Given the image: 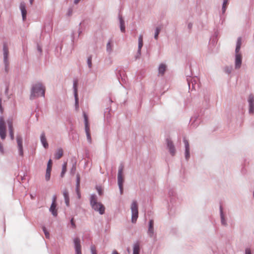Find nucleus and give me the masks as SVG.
I'll return each instance as SVG.
<instances>
[{
    "mask_svg": "<svg viewBox=\"0 0 254 254\" xmlns=\"http://www.w3.org/2000/svg\"><path fill=\"white\" fill-rule=\"evenodd\" d=\"M34 0H30V3L32 4Z\"/></svg>",
    "mask_w": 254,
    "mask_h": 254,
    "instance_id": "nucleus-49",
    "label": "nucleus"
},
{
    "mask_svg": "<svg viewBox=\"0 0 254 254\" xmlns=\"http://www.w3.org/2000/svg\"><path fill=\"white\" fill-rule=\"evenodd\" d=\"M249 104H251V103L254 104V98L253 96L251 95L249 96Z\"/></svg>",
    "mask_w": 254,
    "mask_h": 254,
    "instance_id": "nucleus-34",
    "label": "nucleus"
},
{
    "mask_svg": "<svg viewBox=\"0 0 254 254\" xmlns=\"http://www.w3.org/2000/svg\"><path fill=\"white\" fill-rule=\"evenodd\" d=\"M52 161L51 159H50L48 161V164H47V167H50V168L52 169Z\"/></svg>",
    "mask_w": 254,
    "mask_h": 254,
    "instance_id": "nucleus-37",
    "label": "nucleus"
},
{
    "mask_svg": "<svg viewBox=\"0 0 254 254\" xmlns=\"http://www.w3.org/2000/svg\"><path fill=\"white\" fill-rule=\"evenodd\" d=\"M131 209L132 213L131 221L132 223H135L138 215V206L136 201H134L132 202L131 205Z\"/></svg>",
    "mask_w": 254,
    "mask_h": 254,
    "instance_id": "nucleus-4",
    "label": "nucleus"
},
{
    "mask_svg": "<svg viewBox=\"0 0 254 254\" xmlns=\"http://www.w3.org/2000/svg\"><path fill=\"white\" fill-rule=\"evenodd\" d=\"M112 254H119L116 250L113 251Z\"/></svg>",
    "mask_w": 254,
    "mask_h": 254,
    "instance_id": "nucleus-45",
    "label": "nucleus"
},
{
    "mask_svg": "<svg viewBox=\"0 0 254 254\" xmlns=\"http://www.w3.org/2000/svg\"><path fill=\"white\" fill-rule=\"evenodd\" d=\"M63 155V150L62 149H59L55 154V158L56 159H60Z\"/></svg>",
    "mask_w": 254,
    "mask_h": 254,
    "instance_id": "nucleus-20",
    "label": "nucleus"
},
{
    "mask_svg": "<svg viewBox=\"0 0 254 254\" xmlns=\"http://www.w3.org/2000/svg\"><path fill=\"white\" fill-rule=\"evenodd\" d=\"M221 218H222V224L225 225L224 220V219H223V217L222 216H221Z\"/></svg>",
    "mask_w": 254,
    "mask_h": 254,
    "instance_id": "nucleus-48",
    "label": "nucleus"
},
{
    "mask_svg": "<svg viewBox=\"0 0 254 254\" xmlns=\"http://www.w3.org/2000/svg\"><path fill=\"white\" fill-rule=\"evenodd\" d=\"M161 28L160 27H158L156 29V32H155V33L154 38L156 40L158 39V36L159 32H160V31L161 30Z\"/></svg>",
    "mask_w": 254,
    "mask_h": 254,
    "instance_id": "nucleus-26",
    "label": "nucleus"
},
{
    "mask_svg": "<svg viewBox=\"0 0 254 254\" xmlns=\"http://www.w3.org/2000/svg\"><path fill=\"white\" fill-rule=\"evenodd\" d=\"M41 141L45 148H48V143L47 142L46 138L44 133H43L41 135Z\"/></svg>",
    "mask_w": 254,
    "mask_h": 254,
    "instance_id": "nucleus-17",
    "label": "nucleus"
},
{
    "mask_svg": "<svg viewBox=\"0 0 254 254\" xmlns=\"http://www.w3.org/2000/svg\"><path fill=\"white\" fill-rule=\"evenodd\" d=\"M97 189L99 194L100 195H102V190H101V189L100 188H97Z\"/></svg>",
    "mask_w": 254,
    "mask_h": 254,
    "instance_id": "nucleus-41",
    "label": "nucleus"
},
{
    "mask_svg": "<svg viewBox=\"0 0 254 254\" xmlns=\"http://www.w3.org/2000/svg\"><path fill=\"white\" fill-rule=\"evenodd\" d=\"M184 143L185 145L186 148V157L188 159L190 157V153H189V143L188 140L184 139Z\"/></svg>",
    "mask_w": 254,
    "mask_h": 254,
    "instance_id": "nucleus-14",
    "label": "nucleus"
},
{
    "mask_svg": "<svg viewBox=\"0 0 254 254\" xmlns=\"http://www.w3.org/2000/svg\"><path fill=\"white\" fill-rule=\"evenodd\" d=\"M246 254H251V251L249 249H247L246 250Z\"/></svg>",
    "mask_w": 254,
    "mask_h": 254,
    "instance_id": "nucleus-43",
    "label": "nucleus"
},
{
    "mask_svg": "<svg viewBox=\"0 0 254 254\" xmlns=\"http://www.w3.org/2000/svg\"><path fill=\"white\" fill-rule=\"evenodd\" d=\"M154 222L153 220H150L149 221V228H153Z\"/></svg>",
    "mask_w": 254,
    "mask_h": 254,
    "instance_id": "nucleus-39",
    "label": "nucleus"
},
{
    "mask_svg": "<svg viewBox=\"0 0 254 254\" xmlns=\"http://www.w3.org/2000/svg\"><path fill=\"white\" fill-rule=\"evenodd\" d=\"M87 64L89 67L91 68L92 66V57L91 56L88 58Z\"/></svg>",
    "mask_w": 254,
    "mask_h": 254,
    "instance_id": "nucleus-31",
    "label": "nucleus"
},
{
    "mask_svg": "<svg viewBox=\"0 0 254 254\" xmlns=\"http://www.w3.org/2000/svg\"><path fill=\"white\" fill-rule=\"evenodd\" d=\"M242 63V56L239 53H236L235 66L236 68H239Z\"/></svg>",
    "mask_w": 254,
    "mask_h": 254,
    "instance_id": "nucleus-10",
    "label": "nucleus"
},
{
    "mask_svg": "<svg viewBox=\"0 0 254 254\" xmlns=\"http://www.w3.org/2000/svg\"><path fill=\"white\" fill-rule=\"evenodd\" d=\"M18 148L19 152V154L21 156L23 155V146H22V139L20 136H17L16 137Z\"/></svg>",
    "mask_w": 254,
    "mask_h": 254,
    "instance_id": "nucleus-8",
    "label": "nucleus"
},
{
    "mask_svg": "<svg viewBox=\"0 0 254 254\" xmlns=\"http://www.w3.org/2000/svg\"><path fill=\"white\" fill-rule=\"evenodd\" d=\"M20 8L21 11L23 19L24 20L26 18L27 14L25 3H21L20 5Z\"/></svg>",
    "mask_w": 254,
    "mask_h": 254,
    "instance_id": "nucleus-12",
    "label": "nucleus"
},
{
    "mask_svg": "<svg viewBox=\"0 0 254 254\" xmlns=\"http://www.w3.org/2000/svg\"><path fill=\"white\" fill-rule=\"evenodd\" d=\"M67 162H64L63 165L62 171L65 173L66 172Z\"/></svg>",
    "mask_w": 254,
    "mask_h": 254,
    "instance_id": "nucleus-33",
    "label": "nucleus"
},
{
    "mask_svg": "<svg viewBox=\"0 0 254 254\" xmlns=\"http://www.w3.org/2000/svg\"><path fill=\"white\" fill-rule=\"evenodd\" d=\"M0 136L2 139H4L6 137V127L4 119L0 118Z\"/></svg>",
    "mask_w": 254,
    "mask_h": 254,
    "instance_id": "nucleus-6",
    "label": "nucleus"
},
{
    "mask_svg": "<svg viewBox=\"0 0 254 254\" xmlns=\"http://www.w3.org/2000/svg\"><path fill=\"white\" fill-rule=\"evenodd\" d=\"M228 0H224L223 6H222V10H223V12H224L226 10V8L227 5L228 4Z\"/></svg>",
    "mask_w": 254,
    "mask_h": 254,
    "instance_id": "nucleus-27",
    "label": "nucleus"
},
{
    "mask_svg": "<svg viewBox=\"0 0 254 254\" xmlns=\"http://www.w3.org/2000/svg\"><path fill=\"white\" fill-rule=\"evenodd\" d=\"M77 81L74 80L73 83V87L74 90V96L75 99V104L76 105H78V97H77Z\"/></svg>",
    "mask_w": 254,
    "mask_h": 254,
    "instance_id": "nucleus-16",
    "label": "nucleus"
},
{
    "mask_svg": "<svg viewBox=\"0 0 254 254\" xmlns=\"http://www.w3.org/2000/svg\"><path fill=\"white\" fill-rule=\"evenodd\" d=\"M90 204L93 209L99 211L101 214H103L105 212V207L100 202L97 201V198L94 194L90 196Z\"/></svg>",
    "mask_w": 254,
    "mask_h": 254,
    "instance_id": "nucleus-2",
    "label": "nucleus"
},
{
    "mask_svg": "<svg viewBox=\"0 0 254 254\" xmlns=\"http://www.w3.org/2000/svg\"><path fill=\"white\" fill-rule=\"evenodd\" d=\"M143 46V36L140 35L138 38V52H140L141 48Z\"/></svg>",
    "mask_w": 254,
    "mask_h": 254,
    "instance_id": "nucleus-22",
    "label": "nucleus"
},
{
    "mask_svg": "<svg viewBox=\"0 0 254 254\" xmlns=\"http://www.w3.org/2000/svg\"><path fill=\"white\" fill-rule=\"evenodd\" d=\"M220 209H221V211L222 212V207H221V206L220 207Z\"/></svg>",
    "mask_w": 254,
    "mask_h": 254,
    "instance_id": "nucleus-50",
    "label": "nucleus"
},
{
    "mask_svg": "<svg viewBox=\"0 0 254 254\" xmlns=\"http://www.w3.org/2000/svg\"><path fill=\"white\" fill-rule=\"evenodd\" d=\"M148 233L150 237H152L153 236V233H154V230L153 228H149Z\"/></svg>",
    "mask_w": 254,
    "mask_h": 254,
    "instance_id": "nucleus-30",
    "label": "nucleus"
},
{
    "mask_svg": "<svg viewBox=\"0 0 254 254\" xmlns=\"http://www.w3.org/2000/svg\"><path fill=\"white\" fill-rule=\"evenodd\" d=\"M166 141L167 143V146L169 149L170 153L172 155H174L175 153V149L173 144V142L169 139H167Z\"/></svg>",
    "mask_w": 254,
    "mask_h": 254,
    "instance_id": "nucleus-11",
    "label": "nucleus"
},
{
    "mask_svg": "<svg viewBox=\"0 0 254 254\" xmlns=\"http://www.w3.org/2000/svg\"><path fill=\"white\" fill-rule=\"evenodd\" d=\"M3 51H4V58L6 59V57H7V54H8V49L6 47V46H4V47H3Z\"/></svg>",
    "mask_w": 254,
    "mask_h": 254,
    "instance_id": "nucleus-32",
    "label": "nucleus"
},
{
    "mask_svg": "<svg viewBox=\"0 0 254 254\" xmlns=\"http://www.w3.org/2000/svg\"><path fill=\"white\" fill-rule=\"evenodd\" d=\"M133 254H139L140 252V244L137 242L134 244Z\"/></svg>",
    "mask_w": 254,
    "mask_h": 254,
    "instance_id": "nucleus-15",
    "label": "nucleus"
},
{
    "mask_svg": "<svg viewBox=\"0 0 254 254\" xmlns=\"http://www.w3.org/2000/svg\"><path fill=\"white\" fill-rule=\"evenodd\" d=\"M241 45H242L241 38L240 37H239L238 39L237 42L236 53H239Z\"/></svg>",
    "mask_w": 254,
    "mask_h": 254,
    "instance_id": "nucleus-23",
    "label": "nucleus"
},
{
    "mask_svg": "<svg viewBox=\"0 0 254 254\" xmlns=\"http://www.w3.org/2000/svg\"><path fill=\"white\" fill-rule=\"evenodd\" d=\"M76 171V167L75 166H73L72 169H71V172L74 174L75 172Z\"/></svg>",
    "mask_w": 254,
    "mask_h": 254,
    "instance_id": "nucleus-40",
    "label": "nucleus"
},
{
    "mask_svg": "<svg viewBox=\"0 0 254 254\" xmlns=\"http://www.w3.org/2000/svg\"><path fill=\"white\" fill-rule=\"evenodd\" d=\"M43 231L44 232L45 236L46 238H49L50 236L49 233L47 231L45 227L43 228Z\"/></svg>",
    "mask_w": 254,
    "mask_h": 254,
    "instance_id": "nucleus-35",
    "label": "nucleus"
},
{
    "mask_svg": "<svg viewBox=\"0 0 254 254\" xmlns=\"http://www.w3.org/2000/svg\"><path fill=\"white\" fill-rule=\"evenodd\" d=\"M51 171V168H50V167H47L45 178L47 181H49L50 179Z\"/></svg>",
    "mask_w": 254,
    "mask_h": 254,
    "instance_id": "nucleus-21",
    "label": "nucleus"
},
{
    "mask_svg": "<svg viewBox=\"0 0 254 254\" xmlns=\"http://www.w3.org/2000/svg\"><path fill=\"white\" fill-rule=\"evenodd\" d=\"M4 153L3 148L2 144L0 142V154H3Z\"/></svg>",
    "mask_w": 254,
    "mask_h": 254,
    "instance_id": "nucleus-36",
    "label": "nucleus"
},
{
    "mask_svg": "<svg viewBox=\"0 0 254 254\" xmlns=\"http://www.w3.org/2000/svg\"><path fill=\"white\" fill-rule=\"evenodd\" d=\"M80 1V0H74V3L75 4H77Z\"/></svg>",
    "mask_w": 254,
    "mask_h": 254,
    "instance_id": "nucleus-46",
    "label": "nucleus"
},
{
    "mask_svg": "<svg viewBox=\"0 0 254 254\" xmlns=\"http://www.w3.org/2000/svg\"><path fill=\"white\" fill-rule=\"evenodd\" d=\"M75 246L76 254H82L81 246L79 238H76L73 240Z\"/></svg>",
    "mask_w": 254,
    "mask_h": 254,
    "instance_id": "nucleus-7",
    "label": "nucleus"
},
{
    "mask_svg": "<svg viewBox=\"0 0 254 254\" xmlns=\"http://www.w3.org/2000/svg\"><path fill=\"white\" fill-rule=\"evenodd\" d=\"M123 167L121 166L119 168L118 175V182L119 187L121 193H123V182H124V177L123 175Z\"/></svg>",
    "mask_w": 254,
    "mask_h": 254,
    "instance_id": "nucleus-5",
    "label": "nucleus"
},
{
    "mask_svg": "<svg viewBox=\"0 0 254 254\" xmlns=\"http://www.w3.org/2000/svg\"><path fill=\"white\" fill-rule=\"evenodd\" d=\"M56 204L52 203L50 208V211L52 212L53 215L55 216L57 215V210L56 209Z\"/></svg>",
    "mask_w": 254,
    "mask_h": 254,
    "instance_id": "nucleus-19",
    "label": "nucleus"
},
{
    "mask_svg": "<svg viewBox=\"0 0 254 254\" xmlns=\"http://www.w3.org/2000/svg\"><path fill=\"white\" fill-rule=\"evenodd\" d=\"M250 108H249V112L251 113H253L254 112V104H249Z\"/></svg>",
    "mask_w": 254,
    "mask_h": 254,
    "instance_id": "nucleus-28",
    "label": "nucleus"
},
{
    "mask_svg": "<svg viewBox=\"0 0 254 254\" xmlns=\"http://www.w3.org/2000/svg\"><path fill=\"white\" fill-rule=\"evenodd\" d=\"M9 131V134L11 137V139L13 140L14 139V130L13 128V122L12 120H8L7 121Z\"/></svg>",
    "mask_w": 254,
    "mask_h": 254,
    "instance_id": "nucleus-9",
    "label": "nucleus"
},
{
    "mask_svg": "<svg viewBox=\"0 0 254 254\" xmlns=\"http://www.w3.org/2000/svg\"><path fill=\"white\" fill-rule=\"evenodd\" d=\"M39 51H41V49L40 48L39 49Z\"/></svg>",
    "mask_w": 254,
    "mask_h": 254,
    "instance_id": "nucleus-51",
    "label": "nucleus"
},
{
    "mask_svg": "<svg viewBox=\"0 0 254 254\" xmlns=\"http://www.w3.org/2000/svg\"><path fill=\"white\" fill-rule=\"evenodd\" d=\"M120 27L121 30L122 32H125V25L123 19L122 17H120Z\"/></svg>",
    "mask_w": 254,
    "mask_h": 254,
    "instance_id": "nucleus-24",
    "label": "nucleus"
},
{
    "mask_svg": "<svg viewBox=\"0 0 254 254\" xmlns=\"http://www.w3.org/2000/svg\"><path fill=\"white\" fill-rule=\"evenodd\" d=\"M79 185H80V177L79 175H77L76 179V192L78 196V198L80 197V194L79 193Z\"/></svg>",
    "mask_w": 254,
    "mask_h": 254,
    "instance_id": "nucleus-18",
    "label": "nucleus"
},
{
    "mask_svg": "<svg viewBox=\"0 0 254 254\" xmlns=\"http://www.w3.org/2000/svg\"><path fill=\"white\" fill-rule=\"evenodd\" d=\"M91 252L92 254H97V252L96 250V247L94 245H92L91 246Z\"/></svg>",
    "mask_w": 254,
    "mask_h": 254,
    "instance_id": "nucleus-29",
    "label": "nucleus"
},
{
    "mask_svg": "<svg viewBox=\"0 0 254 254\" xmlns=\"http://www.w3.org/2000/svg\"><path fill=\"white\" fill-rule=\"evenodd\" d=\"M83 117L84 119V124H85V130L87 136V138L89 143H91L92 139L91 136L90 135V126L88 122V119L87 115L86 114L85 112L83 113Z\"/></svg>",
    "mask_w": 254,
    "mask_h": 254,
    "instance_id": "nucleus-3",
    "label": "nucleus"
},
{
    "mask_svg": "<svg viewBox=\"0 0 254 254\" xmlns=\"http://www.w3.org/2000/svg\"><path fill=\"white\" fill-rule=\"evenodd\" d=\"M65 173H64V172H61V177L62 178L64 177V175Z\"/></svg>",
    "mask_w": 254,
    "mask_h": 254,
    "instance_id": "nucleus-47",
    "label": "nucleus"
},
{
    "mask_svg": "<svg viewBox=\"0 0 254 254\" xmlns=\"http://www.w3.org/2000/svg\"><path fill=\"white\" fill-rule=\"evenodd\" d=\"M70 223H71V225H72V227L73 228H75L76 226H75V223L74 222V220H73V218L70 220Z\"/></svg>",
    "mask_w": 254,
    "mask_h": 254,
    "instance_id": "nucleus-38",
    "label": "nucleus"
},
{
    "mask_svg": "<svg viewBox=\"0 0 254 254\" xmlns=\"http://www.w3.org/2000/svg\"><path fill=\"white\" fill-rule=\"evenodd\" d=\"M45 92V88L41 83L36 84L32 87L30 98L33 99L36 97H44Z\"/></svg>",
    "mask_w": 254,
    "mask_h": 254,
    "instance_id": "nucleus-1",
    "label": "nucleus"
},
{
    "mask_svg": "<svg viewBox=\"0 0 254 254\" xmlns=\"http://www.w3.org/2000/svg\"><path fill=\"white\" fill-rule=\"evenodd\" d=\"M110 44H111L110 42H109L107 44V50H108L110 48V47H111V45Z\"/></svg>",
    "mask_w": 254,
    "mask_h": 254,
    "instance_id": "nucleus-44",
    "label": "nucleus"
},
{
    "mask_svg": "<svg viewBox=\"0 0 254 254\" xmlns=\"http://www.w3.org/2000/svg\"><path fill=\"white\" fill-rule=\"evenodd\" d=\"M63 195L65 200V202L67 206L69 205V197L68 195V192L66 189L63 191Z\"/></svg>",
    "mask_w": 254,
    "mask_h": 254,
    "instance_id": "nucleus-13",
    "label": "nucleus"
},
{
    "mask_svg": "<svg viewBox=\"0 0 254 254\" xmlns=\"http://www.w3.org/2000/svg\"><path fill=\"white\" fill-rule=\"evenodd\" d=\"M56 199H57V197L56 195H54L53 197V202H52V203H54V204H56Z\"/></svg>",
    "mask_w": 254,
    "mask_h": 254,
    "instance_id": "nucleus-42",
    "label": "nucleus"
},
{
    "mask_svg": "<svg viewBox=\"0 0 254 254\" xmlns=\"http://www.w3.org/2000/svg\"><path fill=\"white\" fill-rule=\"evenodd\" d=\"M166 65L164 64H161L159 67V72L161 74H163L166 70Z\"/></svg>",
    "mask_w": 254,
    "mask_h": 254,
    "instance_id": "nucleus-25",
    "label": "nucleus"
}]
</instances>
